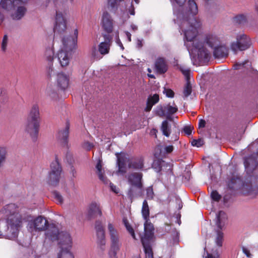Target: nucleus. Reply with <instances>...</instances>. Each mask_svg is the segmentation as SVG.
<instances>
[{
    "label": "nucleus",
    "mask_w": 258,
    "mask_h": 258,
    "mask_svg": "<svg viewBox=\"0 0 258 258\" xmlns=\"http://www.w3.org/2000/svg\"><path fill=\"white\" fill-rule=\"evenodd\" d=\"M257 163V159H255L253 155H251L245 158L244 164L246 171L249 174L248 177L250 175H254L258 177V176L254 175L255 172L251 175V173H253V172L255 170Z\"/></svg>",
    "instance_id": "2eb2a0df"
},
{
    "label": "nucleus",
    "mask_w": 258,
    "mask_h": 258,
    "mask_svg": "<svg viewBox=\"0 0 258 258\" xmlns=\"http://www.w3.org/2000/svg\"><path fill=\"white\" fill-rule=\"evenodd\" d=\"M227 219L226 213L223 211H219L216 214V224L218 228L216 230V243L219 246L222 245V241L223 238V233L220 231L224 226L225 223Z\"/></svg>",
    "instance_id": "9d476101"
},
{
    "label": "nucleus",
    "mask_w": 258,
    "mask_h": 258,
    "mask_svg": "<svg viewBox=\"0 0 258 258\" xmlns=\"http://www.w3.org/2000/svg\"><path fill=\"white\" fill-rule=\"evenodd\" d=\"M165 109H166V112L167 114V118L169 119L170 115L176 113L178 110L177 106L173 103L172 105L170 104L166 105L164 106Z\"/></svg>",
    "instance_id": "7c9ffc66"
},
{
    "label": "nucleus",
    "mask_w": 258,
    "mask_h": 258,
    "mask_svg": "<svg viewBox=\"0 0 258 258\" xmlns=\"http://www.w3.org/2000/svg\"><path fill=\"white\" fill-rule=\"evenodd\" d=\"M180 217L181 215L178 213L175 216H173L172 218L174 219L175 223H177L178 225H180L181 224Z\"/></svg>",
    "instance_id": "13d9d810"
},
{
    "label": "nucleus",
    "mask_w": 258,
    "mask_h": 258,
    "mask_svg": "<svg viewBox=\"0 0 258 258\" xmlns=\"http://www.w3.org/2000/svg\"><path fill=\"white\" fill-rule=\"evenodd\" d=\"M239 190L242 195L251 198L258 195V177L250 175L241 183Z\"/></svg>",
    "instance_id": "423d86ee"
},
{
    "label": "nucleus",
    "mask_w": 258,
    "mask_h": 258,
    "mask_svg": "<svg viewBox=\"0 0 258 258\" xmlns=\"http://www.w3.org/2000/svg\"><path fill=\"white\" fill-rule=\"evenodd\" d=\"M180 71H181L183 75L185 77L186 80H188L190 74V70L188 69H183L182 68H181Z\"/></svg>",
    "instance_id": "864d4df0"
},
{
    "label": "nucleus",
    "mask_w": 258,
    "mask_h": 258,
    "mask_svg": "<svg viewBox=\"0 0 258 258\" xmlns=\"http://www.w3.org/2000/svg\"><path fill=\"white\" fill-rule=\"evenodd\" d=\"M103 36L104 41L98 45V51L101 55H104L109 52L112 42V37L109 34H104Z\"/></svg>",
    "instance_id": "dca6fc26"
},
{
    "label": "nucleus",
    "mask_w": 258,
    "mask_h": 258,
    "mask_svg": "<svg viewBox=\"0 0 258 258\" xmlns=\"http://www.w3.org/2000/svg\"><path fill=\"white\" fill-rule=\"evenodd\" d=\"M61 171V167L57 160L52 162L50 164V170L46 178L47 183L53 186L58 185Z\"/></svg>",
    "instance_id": "6e6552de"
},
{
    "label": "nucleus",
    "mask_w": 258,
    "mask_h": 258,
    "mask_svg": "<svg viewBox=\"0 0 258 258\" xmlns=\"http://www.w3.org/2000/svg\"><path fill=\"white\" fill-rule=\"evenodd\" d=\"M47 95L49 96L52 99L55 100L57 97L56 92L52 89L50 86L47 87L46 90Z\"/></svg>",
    "instance_id": "a19ab883"
},
{
    "label": "nucleus",
    "mask_w": 258,
    "mask_h": 258,
    "mask_svg": "<svg viewBox=\"0 0 258 258\" xmlns=\"http://www.w3.org/2000/svg\"><path fill=\"white\" fill-rule=\"evenodd\" d=\"M8 153V149L6 146H0V168L5 164Z\"/></svg>",
    "instance_id": "473e14b6"
},
{
    "label": "nucleus",
    "mask_w": 258,
    "mask_h": 258,
    "mask_svg": "<svg viewBox=\"0 0 258 258\" xmlns=\"http://www.w3.org/2000/svg\"><path fill=\"white\" fill-rule=\"evenodd\" d=\"M142 214L145 220H149L150 210L146 200H144L143 203Z\"/></svg>",
    "instance_id": "2f4dec72"
},
{
    "label": "nucleus",
    "mask_w": 258,
    "mask_h": 258,
    "mask_svg": "<svg viewBox=\"0 0 258 258\" xmlns=\"http://www.w3.org/2000/svg\"><path fill=\"white\" fill-rule=\"evenodd\" d=\"M228 50L227 47L221 43L213 49V55L215 58H221L228 55Z\"/></svg>",
    "instance_id": "b1692460"
},
{
    "label": "nucleus",
    "mask_w": 258,
    "mask_h": 258,
    "mask_svg": "<svg viewBox=\"0 0 258 258\" xmlns=\"http://www.w3.org/2000/svg\"><path fill=\"white\" fill-rule=\"evenodd\" d=\"M144 158L142 157H139L134 159L131 160L128 162V167L129 168L136 170H142L144 167Z\"/></svg>",
    "instance_id": "4be33fe9"
},
{
    "label": "nucleus",
    "mask_w": 258,
    "mask_h": 258,
    "mask_svg": "<svg viewBox=\"0 0 258 258\" xmlns=\"http://www.w3.org/2000/svg\"><path fill=\"white\" fill-rule=\"evenodd\" d=\"M54 48L53 44H49L46 48L44 51V57L49 62H52L54 59Z\"/></svg>",
    "instance_id": "bb28decb"
},
{
    "label": "nucleus",
    "mask_w": 258,
    "mask_h": 258,
    "mask_svg": "<svg viewBox=\"0 0 258 258\" xmlns=\"http://www.w3.org/2000/svg\"><path fill=\"white\" fill-rule=\"evenodd\" d=\"M11 1V6L9 9H10L12 6L15 8V11L11 16L12 18L14 20H20L24 17L27 12V8L25 5H26L28 1L26 3H23L20 0Z\"/></svg>",
    "instance_id": "f8f14e48"
},
{
    "label": "nucleus",
    "mask_w": 258,
    "mask_h": 258,
    "mask_svg": "<svg viewBox=\"0 0 258 258\" xmlns=\"http://www.w3.org/2000/svg\"><path fill=\"white\" fill-rule=\"evenodd\" d=\"M69 123H67L65 128L60 130L58 133V139L64 145L67 143L69 135Z\"/></svg>",
    "instance_id": "393cba45"
},
{
    "label": "nucleus",
    "mask_w": 258,
    "mask_h": 258,
    "mask_svg": "<svg viewBox=\"0 0 258 258\" xmlns=\"http://www.w3.org/2000/svg\"><path fill=\"white\" fill-rule=\"evenodd\" d=\"M183 131L186 135H190L191 134L192 129L191 127L186 126L184 127Z\"/></svg>",
    "instance_id": "680f3d73"
},
{
    "label": "nucleus",
    "mask_w": 258,
    "mask_h": 258,
    "mask_svg": "<svg viewBox=\"0 0 258 258\" xmlns=\"http://www.w3.org/2000/svg\"><path fill=\"white\" fill-rule=\"evenodd\" d=\"M70 173L73 177L75 178L77 177V172L74 166H71Z\"/></svg>",
    "instance_id": "4d7b16f0"
},
{
    "label": "nucleus",
    "mask_w": 258,
    "mask_h": 258,
    "mask_svg": "<svg viewBox=\"0 0 258 258\" xmlns=\"http://www.w3.org/2000/svg\"><path fill=\"white\" fill-rule=\"evenodd\" d=\"M95 230L98 243L101 246L104 247L105 244V235L103 226L101 222H96Z\"/></svg>",
    "instance_id": "6ab92c4d"
},
{
    "label": "nucleus",
    "mask_w": 258,
    "mask_h": 258,
    "mask_svg": "<svg viewBox=\"0 0 258 258\" xmlns=\"http://www.w3.org/2000/svg\"><path fill=\"white\" fill-rule=\"evenodd\" d=\"M117 157V164L121 166H125L127 159V155L124 153H117L115 154Z\"/></svg>",
    "instance_id": "72a5a7b5"
},
{
    "label": "nucleus",
    "mask_w": 258,
    "mask_h": 258,
    "mask_svg": "<svg viewBox=\"0 0 258 258\" xmlns=\"http://www.w3.org/2000/svg\"><path fill=\"white\" fill-rule=\"evenodd\" d=\"M45 234L52 241H57L61 249H71L72 247V238L67 231L59 232L56 227L52 226L47 229Z\"/></svg>",
    "instance_id": "20e7f679"
},
{
    "label": "nucleus",
    "mask_w": 258,
    "mask_h": 258,
    "mask_svg": "<svg viewBox=\"0 0 258 258\" xmlns=\"http://www.w3.org/2000/svg\"><path fill=\"white\" fill-rule=\"evenodd\" d=\"M173 147L172 146H166L165 148V150L166 152L168 153L171 152L173 151Z\"/></svg>",
    "instance_id": "338daca9"
},
{
    "label": "nucleus",
    "mask_w": 258,
    "mask_h": 258,
    "mask_svg": "<svg viewBox=\"0 0 258 258\" xmlns=\"http://www.w3.org/2000/svg\"><path fill=\"white\" fill-rule=\"evenodd\" d=\"M206 121L204 119H200L199 122V128H203L206 125Z\"/></svg>",
    "instance_id": "e2e57ef3"
},
{
    "label": "nucleus",
    "mask_w": 258,
    "mask_h": 258,
    "mask_svg": "<svg viewBox=\"0 0 258 258\" xmlns=\"http://www.w3.org/2000/svg\"><path fill=\"white\" fill-rule=\"evenodd\" d=\"M101 25L105 31L108 33L112 32L113 28V20L107 12L103 13Z\"/></svg>",
    "instance_id": "a211bd4d"
},
{
    "label": "nucleus",
    "mask_w": 258,
    "mask_h": 258,
    "mask_svg": "<svg viewBox=\"0 0 258 258\" xmlns=\"http://www.w3.org/2000/svg\"><path fill=\"white\" fill-rule=\"evenodd\" d=\"M156 114L160 117H167L166 112V109L164 108V106L163 107L161 105H158L156 108Z\"/></svg>",
    "instance_id": "ea45409f"
},
{
    "label": "nucleus",
    "mask_w": 258,
    "mask_h": 258,
    "mask_svg": "<svg viewBox=\"0 0 258 258\" xmlns=\"http://www.w3.org/2000/svg\"><path fill=\"white\" fill-rule=\"evenodd\" d=\"M149 220H145L144 223L145 235L144 237H142V242L143 244V240H145V243L146 245H149L148 241L152 238L154 235V228L153 225L149 221Z\"/></svg>",
    "instance_id": "aec40b11"
},
{
    "label": "nucleus",
    "mask_w": 258,
    "mask_h": 258,
    "mask_svg": "<svg viewBox=\"0 0 258 258\" xmlns=\"http://www.w3.org/2000/svg\"><path fill=\"white\" fill-rule=\"evenodd\" d=\"M163 93L166 94L167 97L170 98L173 97L174 94V92L172 90L165 88H164Z\"/></svg>",
    "instance_id": "603ef678"
},
{
    "label": "nucleus",
    "mask_w": 258,
    "mask_h": 258,
    "mask_svg": "<svg viewBox=\"0 0 258 258\" xmlns=\"http://www.w3.org/2000/svg\"><path fill=\"white\" fill-rule=\"evenodd\" d=\"M11 0H0V6L5 9L9 10L11 6ZM3 21V16L0 13V24Z\"/></svg>",
    "instance_id": "4c0bfd02"
},
{
    "label": "nucleus",
    "mask_w": 258,
    "mask_h": 258,
    "mask_svg": "<svg viewBox=\"0 0 258 258\" xmlns=\"http://www.w3.org/2000/svg\"><path fill=\"white\" fill-rule=\"evenodd\" d=\"M243 252L248 257H250L251 254L250 253L249 250L245 247L243 246L242 247Z\"/></svg>",
    "instance_id": "052dcab7"
},
{
    "label": "nucleus",
    "mask_w": 258,
    "mask_h": 258,
    "mask_svg": "<svg viewBox=\"0 0 258 258\" xmlns=\"http://www.w3.org/2000/svg\"><path fill=\"white\" fill-rule=\"evenodd\" d=\"M118 167V172L121 173L122 174L126 172V170L125 168V166H121L120 165H117Z\"/></svg>",
    "instance_id": "0e129e2a"
},
{
    "label": "nucleus",
    "mask_w": 258,
    "mask_h": 258,
    "mask_svg": "<svg viewBox=\"0 0 258 258\" xmlns=\"http://www.w3.org/2000/svg\"><path fill=\"white\" fill-rule=\"evenodd\" d=\"M67 21L65 14L62 13L59 10L56 11L55 18V24L54 26V32L56 34H61L64 33L67 28Z\"/></svg>",
    "instance_id": "ddd939ff"
},
{
    "label": "nucleus",
    "mask_w": 258,
    "mask_h": 258,
    "mask_svg": "<svg viewBox=\"0 0 258 258\" xmlns=\"http://www.w3.org/2000/svg\"><path fill=\"white\" fill-rule=\"evenodd\" d=\"M143 241L144 251L146 254V258H153V253L151 247L150 245L145 244L144 240Z\"/></svg>",
    "instance_id": "58836bf2"
},
{
    "label": "nucleus",
    "mask_w": 258,
    "mask_h": 258,
    "mask_svg": "<svg viewBox=\"0 0 258 258\" xmlns=\"http://www.w3.org/2000/svg\"><path fill=\"white\" fill-rule=\"evenodd\" d=\"M202 42L204 45L205 42H206L207 44H208V46L213 49L215 48L220 44L219 39L216 35L212 34L207 35L205 38L204 41ZM204 47H205V45ZM205 48L207 49L206 47Z\"/></svg>",
    "instance_id": "412c9836"
},
{
    "label": "nucleus",
    "mask_w": 258,
    "mask_h": 258,
    "mask_svg": "<svg viewBox=\"0 0 258 258\" xmlns=\"http://www.w3.org/2000/svg\"><path fill=\"white\" fill-rule=\"evenodd\" d=\"M53 196L57 203L61 204L63 203V198L62 196L57 191H54Z\"/></svg>",
    "instance_id": "de8ad7c7"
},
{
    "label": "nucleus",
    "mask_w": 258,
    "mask_h": 258,
    "mask_svg": "<svg viewBox=\"0 0 258 258\" xmlns=\"http://www.w3.org/2000/svg\"><path fill=\"white\" fill-rule=\"evenodd\" d=\"M159 100V96L158 94H154L153 95H150L147 101V106L145 110L147 112L150 111L153 106L158 102Z\"/></svg>",
    "instance_id": "a878e982"
},
{
    "label": "nucleus",
    "mask_w": 258,
    "mask_h": 258,
    "mask_svg": "<svg viewBox=\"0 0 258 258\" xmlns=\"http://www.w3.org/2000/svg\"><path fill=\"white\" fill-rule=\"evenodd\" d=\"M212 199L216 202H219L221 199V196L216 190L212 191L211 193Z\"/></svg>",
    "instance_id": "49530a36"
},
{
    "label": "nucleus",
    "mask_w": 258,
    "mask_h": 258,
    "mask_svg": "<svg viewBox=\"0 0 258 258\" xmlns=\"http://www.w3.org/2000/svg\"><path fill=\"white\" fill-rule=\"evenodd\" d=\"M117 38L116 40V43L120 47V48H121V49L122 50H123L124 47H123V44H122L121 41L119 39L118 35L117 36Z\"/></svg>",
    "instance_id": "69168bd1"
},
{
    "label": "nucleus",
    "mask_w": 258,
    "mask_h": 258,
    "mask_svg": "<svg viewBox=\"0 0 258 258\" xmlns=\"http://www.w3.org/2000/svg\"><path fill=\"white\" fill-rule=\"evenodd\" d=\"M205 258H218V256L213 255L212 254L207 253V256Z\"/></svg>",
    "instance_id": "774afa93"
},
{
    "label": "nucleus",
    "mask_w": 258,
    "mask_h": 258,
    "mask_svg": "<svg viewBox=\"0 0 258 258\" xmlns=\"http://www.w3.org/2000/svg\"><path fill=\"white\" fill-rule=\"evenodd\" d=\"M241 183L240 178L232 175V177L227 181V185L230 189L237 188Z\"/></svg>",
    "instance_id": "c85d7f7f"
},
{
    "label": "nucleus",
    "mask_w": 258,
    "mask_h": 258,
    "mask_svg": "<svg viewBox=\"0 0 258 258\" xmlns=\"http://www.w3.org/2000/svg\"><path fill=\"white\" fill-rule=\"evenodd\" d=\"M180 29L184 34V44L189 52L190 51L197 55L199 60L203 62L208 61L210 57V53L204 47L203 42L196 38L201 23L195 18L179 20Z\"/></svg>",
    "instance_id": "f03ea898"
},
{
    "label": "nucleus",
    "mask_w": 258,
    "mask_h": 258,
    "mask_svg": "<svg viewBox=\"0 0 258 258\" xmlns=\"http://www.w3.org/2000/svg\"><path fill=\"white\" fill-rule=\"evenodd\" d=\"M57 83L61 89H66L69 85L68 77L62 73L58 74L57 75Z\"/></svg>",
    "instance_id": "cd10ccee"
},
{
    "label": "nucleus",
    "mask_w": 258,
    "mask_h": 258,
    "mask_svg": "<svg viewBox=\"0 0 258 258\" xmlns=\"http://www.w3.org/2000/svg\"><path fill=\"white\" fill-rule=\"evenodd\" d=\"M161 130L164 136L167 137L170 136L171 133L170 126H169V123L167 120H164L162 122Z\"/></svg>",
    "instance_id": "c9c22d12"
},
{
    "label": "nucleus",
    "mask_w": 258,
    "mask_h": 258,
    "mask_svg": "<svg viewBox=\"0 0 258 258\" xmlns=\"http://www.w3.org/2000/svg\"><path fill=\"white\" fill-rule=\"evenodd\" d=\"M71 249H61L58 254L57 258H74L73 254L70 251Z\"/></svg>",
    "instance_id": "e433bc0d"
},
{
    "label": "nucleus",
    "mask_w": 258,
    "mask_h": 258,
    "mask_svg": "<svg viewBox=\"0 0 258 258\" xmlns=\"http://www.w3.org/2000/svg\"><path fill=\"white\" fill-rule=\"evenodd\" d=\"M108 182L107 183H109L110 187V188L112 190V191H113V192H114L115 193H116V194L118 193L119 189L113 184L110 182L108 180Z\"/></svg>",
    "instance_id": "bf43d9fd"
},
{
    "label": "nucleus",
    "mask_w": 258,
    "mask_h": 258,
    "mask_svg": "<svg viewBox=\"0 0 258 258\" xmlns=\"http://www.w3.org/2000/svg\"><path fill=\"white\" fill-rule=\"evenodd\" d=\"M155 69L159 74H164L167 70V65L163 58H158L155 62Z\"/></svg>",
    "instance_id": "5701e85b"
},
{
    "label": "nucleus",
    "mask_w": 258,
    "mask_h": 258,
    "mask_svg": "<svg viewBox=\"0 0 258 258\" xmlns=\"http://www.w3.org/2000/svg\"><path fill=\"white\" fill-rule=\"evenodd\" d=\"M87 217L91 219L102 216V211L100 205L96 202H92L88 206L87 209Z\"/></svg>",
    "instance_id": "f3484780"
},
{
    "label": "nucleus",
    "mask_w": 258,
    "mask_h": 258,
    "mask_svg": "<svg viewBox=\"0 0 258 258\" xmlns=\"http://www.w3.org/2000/svg\"><path fill=\"white\" fill-rule=\"evenodd\" d=\"M170 2L173 7L176 6L181 7L184 5L186 0H170Z\"/></svg>",
    "instance_id": "c03bdc74"
},
{
    "label": "nucleus",
    "mask_w": 258,
    "mask_h": 258,
    "mask_svg": "<svg viewBox=\"0 0 258 258\" xmlns=\"http://www.w3.org/2000/svg\"><path fill=\"white\" fill-rule=\"evenodd\" d=\"M204 144V141L202 139L194 140L191 142V145L193 146H196L197 147H201Z\"/></svg>",
    "instance_id": "8fccbe9b"
},
{
    "label": "nucleus",
    "mask_w": 258,
    "mask_h": 258,
    "mask_svg": "<svg viewBox=\"0 0 258 258\" xmlns=\"http://www.w3.org/2000/svg\"><path fill=\"white\" fill-rule=\"evenodd\" d=\"M78 35V30L75 29L73 36H64L62 39V45L57 54V59L62 67L68 66L70 63L72 51L77 46Z\"/></svg>",
    "instance_id": "7ed1b4c3"
},
{
    "label": "nucleus",
    "mask_w": 258,
    "mask_h": 258,
    "mask_svg": "<svg viewBox=\"0 0 258 258\" xmlns=\"http://www.w3.org/2000/svg\"><path fill=\"white\" fill-rule=\"evenodd\" d=\"M142 178L143 174L141 172H132L127 176L128 183L140 190L143 187Z\"/></svg>",
    "instance_id": "4468645a"
},
{
    "label": "nucleus",
    "mask_w": 258,
    "mask_h": 258,
    "mask_svg": "<svg viewBox=\"0 0 258 258\" xmlns=\"http://www.w3.org/2000/svg\"><path fill=\"white\" fill-rule=\"evenodd\" d=\"M8 44V37L6 35L4 36L2 43V50L3 51H5L7 49V46Z\"/></svg>",
    "instance_id": "3c124183"
},
{
    "label": "nucleus",
    "mask_w": 258,
    "mask_h": 258,
    "mask_svg": "<svg viewBox=\"0 0 258 258\" xmlns=\"http://www.w3.org/2000/svg\"><path fill=\"white\" fill-rule=\"evenodd\" d=\"M93 144L88 142H85L83 144V148L87 151L90 150L93 148Z\"/></svg>",
    "instance_id": "5fc2aeb1"
},
{
    "label": "nucleus",
    "mask_w": 258,
    "mask_h": 258,
    "mask_svg": "<svg viewBox=\"0 0 258 258\" xmlns=\"http://www.w3.org/2000/svg\"><path fill=\"white\" fill-rule=\"evenodd\" d=\"M146 195L147 198L149 200H151L153 198L154 192L153 188L151 186H149L146 189Z\"/></svg>",
    "instance_id": "09e8293b"
},
{
    "label": "nucleus",
    "mask_w": 258,
    "mask_h": 258,
    "mask_svg": "<svg viewBox=\"0 0 258 258\" xmlns=\"http://www.w3.org/2000/svg\"><path fill=\"white\" fill-rule=\"evenodd\" d=\"M107 229L111 241V247L109 255L111 258H117V253L121 246L118 231L111 223H108Z\"/></svg>",
    "instance_id": "0eeeda50"
},
{
    "label": "nucleus",
    "mask_w": 258,
    "mask_h": 258,
    "mask_svg": "<svg viewBox=\"0 0 258 258\" xmlns=\"http://www.w3.org/2000/svg\"><path fill=\"white\" fill-rule=\"evenodd\" d=\"M196 0H187L185 12L176 13L174 10V14H176L179 20L188 19L195 18L198 13V7Z\"/></svg>",
    "instance_id": "1a4fd4ad"
},
{
    "label": "nucleus",
    "mask_w": 258,
    "mask_h": 258,
    "mask_svg": "<svg viewBox=\"0 0 258 258\" xmlns=\"http://www.w3.org/2000/svg\"><path fill=\"white\" fill-rule=\"evenodd\" d=\"M39 109L37 104H33L28 114L25 131L35 141L37 138L39 127Z\"/></svg>",
    "instance_id": "39448f33"
},
{
    "label": "nucleus",
    "mask_w": 258,
    "mask_h": 258,
    "mask_svg": "<svg viewBox=\"0 0 258 258\" xmlns=\"http://www.w3.org/2000/svg\"><path fill=\"white\" fill-rule=\"evenodd\" d=\"M142 189L143 188L140 190L135 186H131L128 190L127 196L132 200L134 198L142 195Z\"/></svg>",
    "instance_id": "c756f323"
},
{
    "label": "nucleus",
    "mask_w": 258,
    "mask_h": 258,
    "mask_svg": "<svg viewBox=\"0 0 258 258\" xmlns=\"http://www.w3.org/2000/svg\"><path fill=\"white\" fill-rule=\"evenodd\" d=\"M91 55L93 57H94L95 59H100V57L98 56V53L96 50V48L95 47H94L92 48L91 51Z\"/></svg>",
    "instance_id": "6e6d98bb"
},
{
    "label": "nucleus",
    "mask_w": 258,
    "mask_h": 258,
    "mask_svg": "<svg viewBox=\"0 0 258 258\" xmlns=\"http://www.w3.org/2000/svg\"><path fill=\"white\" fill-rule=\"evenodd\" d=\"M123 222H124V224L125 225V226L127 229V230L128 231V232L130 233V234L131 235V236H132V237L134 239H136V236H135V232H134V230L133 229V228L132 227V226L128 224V223L127 222V220H125L124 219L123 220Z\"/></svg>",
    "instance_id": "79ce46f5"
},
{
    "label": "nucleus",
    "mask_w": 258,
    "mask_h": 258,
    "mask_svg": "<svg viewBox=\"0 0 258 258\" xmlns=\"http://www.w3.org/2000/svg\"><path fill=\"white\" fill-rule=\"evenodd\" d=\"M96 168L97 170V174L98 175L99 179L102 181L105 184H107L108 182L107 178L104 176V173L102 170V165L100 161H99L96 166Z\"/></svg>",
    "instance_id": "f704fd0d"
},
{
    "label": "nucleus",
    "mask_w": 258,
    "mask_h": 258,
    "mask_svg": "<svg viewBox=\"0 0 258 258\" xmlns=\"http://www.w3.org/2000/svg\"><path fill=\"white\" fill-rule=\"evenodd\" d=\"M251 45L249 38L245 34H240L236 37V41L231 44V49L236 54L238 51L248 49Z\"/></svg>",
    "instance_id": "9b49d317"
},
{
    "label": "nucleus",
    "mask_w": 258,
    "mask_h": 258,
    "mask_svg": "<svg viewBox=\"0 0 258 258\" xmlns=\"http://www.w3.org/2000/svg\"><path fill=\"white\" fill-rule=\"evenodd\" d=\"M246 19L243 15H239L234 18V21L238 24H243L246 22Z\"/></svg>",
    "instance_id": "a18cd8bd"
},
{
    "label": "nucleus",
    "mask_w": 258,
    "mask_h": 258,
    "mask_svg": "<svg viewBox=\"0 0 258 258\" xmlns=\"http://www.w3.org/2000/svg\"><path fill=\"white\" fill-rule=\"evenodd\" d=\"M191 93V86L190 84L187 82L183 90V94L184 97H188Z\"/></svg>",
    "instance_id": "37998d69"
},
{
    "label": "nucleus",
    "mask_w": 258,
    "mask_h": 258,
    "mask_svg": "<svg viewBox=\"0 0 258 258\" xmlns=\"http://www.w3.org/2000/svg\"><path fill=\"white\" fill-rule=\"evenodd\" d=\"M0 213L3 215L6 220L8 226L6 236L10 239H14L17 237L23 226V221L28 222L27 229L32 235H35L38 232L45 231L49 226L48 221L44 217L38 216L34 218L24 213L15 204L11 203L4 206L0 210Z\"/></svg>",
    "instance_id": "f257e3e1"
}]
</instances>
